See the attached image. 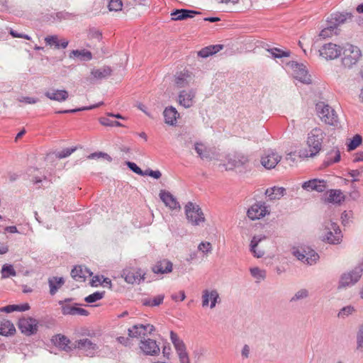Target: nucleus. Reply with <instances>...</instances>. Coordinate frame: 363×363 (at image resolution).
Wrapping results in <instances>:
<instances>
[{
  "mask_svg": "<svg viewBox=\"0 0 363 363\" xmlns=\"http://www.w3.org/2000/svg\"><path fill=\"white\" fill-rule=\"evenodd\" d=\"M75 150L74 148H66L65 150H62L61 152L58 153V157L60 158H65L68 156H69Z\"/></svg>",
  "mask_w": 363,
  "mask_h": 363,
  "instance_id": "680f3d73",
  "label": "nucleus"
},
{
  "mask_svg": "<svg viewBox=\"0 0 363 363\" xmlns=\"http://www.w3.org/2000/svg\"><path fill=\"white\" fill-rule=\"evenodd\" d=\"M102 104H103V102H100V103H99V104H97L96 105H93V106H89V107H82V108H80L59 111H57L56 113H75V112L79 111L93 109V108H97V107L100 106Z\"/></svg>",
  "mask_w": 363,
  "mask_h": 363,
  "instance_id": "de8ad7c7",
  "label": "nucleus"
},
{
  "mask_svg": "<svg viewBox=\"0 0 363 363\" xmlns=\"http://www.w3.org/2000/svg\"><path fill=\"white\" fill-rule=\"evenodd\" d=\"M357 350L363 352V323L359 326L357 333Z\"/></svg>",
  "mask_w": 363,
  "mask_h": 363,
  "instance_id": "79ce46f5",
  "label": "nucleus"
},
{
  "mask_svg": "<svg viewBox=\"0 0 363 363\" xmlns=\"http://www.w3.org/2000/svg\"><path fill=\"white\" fill-rule=\"evenodd\" d=\"M170 339L176 350L177 354L179 357V363H191L189 354L186 352V347L177 333L174 331L170 332Z\"/></svg>",
  "mask_w": 363,
  "mask_h": 363,
  "instance_id": "0eeeda50",
  "label": "nucleus"
},
{
  "mask_svg": "<svg viewBox=\"0 0 363 363\" xmlns=\"http://www.w3.org/2000/svg\"><path fill=\"white\" fill-rule=\"evenodd\" d=\"M333 19L335 21L334 26L336 27L339 24L343 23L346 20V17L343 14H335V16L333 18Z\"/></svg>",
  "mask_w": 363,
  "mask_h": 363,
  "instance_id": "e2e57ef3",
  "label": "nucleus"
},
{
  "mask_svg": "<svg viewBox=\"0 0 363 363\" xmlns=\"http://www.w3.org/2000/svg\"><path fill=\"white\" fill-rule=\"evenodd\" d=\"M294 77L304 84H311V76L303 64L292 63Z\"/></svg>",
  "mask_w": 363,
  "mask_h": 363,
  "instance_id": "4468645a",
  "label": "nucleus"
},
{
  "mask_svg": "<svg viewBox=\"0 0 363 363\" xmlns=\"http://www.w3.org/2000/svg\"><path fill=\"white\" fill-rule=\"evenodd\" d=\"M53 341L57 347L64 351L69 352L74 349V342H72L65 335L59 334L55 337Z\"/></svg>",
  "mask_w": 363,
  "mask_h": 363,
  "instance_id": "a878e982",
  "label": "nucleus"
},
{
  "mask_svg": "<svg viewBox=\"0 0 363 363\" xmlns=\"http://www.w3.org/2000/svg\"><path fill=\"white\" fill-rule=\"evenodd\" d=\"M249 163L248 156L242 153H235L228 158L227 166L229 169L245 167Z\"/></svg>",
  "mask_w": 363,
  "mask_h": 363,
  "instance_id": "a211bd4d",
  "label": "nucleus"
},
{
  "mask_svg": "<svg viewBox=\"0 0 363 363\" xmlns=\"http://www.w3.org/2000/svg\"><path fill=\"white\" fill-rule=\"evenodd\" d=\"M69 57H77L81 60H90L92 58V54L90 51L86 50H72L69 54Z\"/></svg>",
  "mask_w": 363,
  "mask_h": 363,
  "instance_id": "e433bc0d",
  "label": "nucleus"
},
{
  "mask_svg": "<svg viewBox=\"0 0 363 363\" xmlns=\"http://www.w3.org/2000/svg\"><path fill=\"white\" fill-rule=\"evenodd\" d=\"M199 250L204 253L210 252L212 250L211 244L208 242H201L199 245Z\"/></svg>",
  "mask_w": 363,
  "mask_h": 363,
  "instance_id": "bf43d9fd",
  "label": "nucleus"
},
{
  "mask_svg": "<svg viewBox=\"0 0 363 363\" xmlns=\"http://www.w3.org/2000/svg\"><path fill=\"white\" fill-rule=\"evenodd\" d=\"M65 280L62 277H53L48 279L50 286V294L55 295L57 290L64 284Z\"/></svg>",
  "mask_w": 363,
  "mask_h": 363,
  "instance_id": "72a5a7b5",
  "label": "nucleus"
},
{
  "mask_svg": "<svg viewBox=\"0 0 363 363\" xmlns=\"http://www.w3.org/2000/svg\"><path fill=\"white\" fill-rule=\"evenodd\" d=\"M172 263L167 259H162L157 261L152 267V270L155 274H167L172 271Z\"/></svg>",
  "mask_w": 363,
  "mask_h": 363,
  "instance_id": "393cba45",
  "label": "nucleus"
},
{
  "mask_svg": "<svg viewBox=\"0 0 363 363\" xmlns=\"http://www.w3.org/2000/svg\"><path fill=\"white\" fill-rule=\"evenodd\" d=\"M45 96L50 100L62 102L68 99L69 94L67 91L65 89H56L51 88L45 92Z\"/></svg>",
  "mask_w": 363,
  "mask_h": 363,
  "instance_id": "4be33fe9",
  "label": "nucleus"
},
{
  "mask_svg": "<svg viewBox=\"0 0 363 363\" xmlns=\"http://www.w3.org/2000/svg\"><path fill=\"white\" fill-rule=\"evenodd\" d=\"M286 189L283 187L274 186L266 190L265 194L270 200L280 199L285 194Z\"/></svg>",
  "mask_w": 363,
  "mask_h": 363,
  "instance_id": "473e14b6",
  "label": "nucleus"
},
{
  "mask_svg": "<svg viewBox=\"0 0 363 363\" xmlns=\"http://www.w3.org/2000/svg\"><path fill=\"white\" fill-rule=\"evenodd\" d=\"M196 95L195 89L182 90L179 93L177 102L186 108H191L195 103Z\"/></svg>",
  "mask_w": 363,
  "mask_h": 363,
  "instance_id": "9b49d317",
  "label": "nucleus"
},
{
  "mask_svg": "<svg viewBox=\"0 0 363 363\" xmlns=\"http://www.w3.org/2000/svg\"><path fill=\"white\" fill-rule=\"evenodd\" d=\"M91 274L92 272L82 266L75 267L71 272L72 277L77 281H85L86 277Z\"/></svg>",
  "mask_w": 363,
  "mask_h": 363,
  "instance_id": "c85d7f7f",
  "label": "nucleus"
},
{
  "mask_svg": "<svg viewBox=\"0 0 363 363\" xmlns=\"http://www.w3.org/2000/svg\"><path fill=\"white\" fill-rule=\"evenodd\" d=\"M293 255L297 259L308 265H313L319 259L318 254L309 247L294 248Z\"/></svg>",
  "mask_w": 363,
  "mask_h": 363,
  "instance_id": "20e7f679",
  "label": "nucleus"
},
{
  "mask_svg": "<svg viewBox=\"0 0 363 363\" xmlns=\"http://www.w3.org/2000/svg\"><path fill=\"white\" fill-rule=\"evenodd\" d=\"M250 348L249 345H245L241 351L242 358L247 359L250 357Z\"/></svg>",
  "mask_w": 363,
  "mask_h": 363,
  "instance_id": "774afa93",
  "label": "nucleus"
},
{
  "mask_svg": "<svg viewBox=\"0 0 363 363\" xmlns=\"http://www.w3.org/2000/svg\"><path fill=\"white\" fill-rule=\"evenodd\" d=\"M123 3L121 0H110L108 4V9L110 11H118L121 10Z\"/></svg>",
  "mask_w": 363,
  "mask_h": 363,
  "instance_id": "603ef678",
  "label": "nucleus"
},
{
  "mask_svg": "<svg viewBox=\"0 0 363 363\" xmlns=\"http://www.w3.org/2000/svg\"><path fill=\"white\" fill-rule=\"evenodd\" d=\"M186 298V295H185V293L184 291H180L179 293V295L178 294H172V298L175 301H184Z\"/></svg>",
  "mask_w": 363,
  "mask_h": 363,
  "instance_id": "338daca9",
  "label": "nucleus"
},
{
  "mask_svg": "<svg viewBox=\"0 0 363 363\" xmlns=\"http://www.w3.org/2000/svg\"><path fill=\"white\" fill-rule=\"evenodd\" d=\"M16 328L13 324L8 320H0V334L4 336L12 335L15 333Z\"/></svg>",
  "mask_w": 363,
  "mask_h": 363,
  "instance_id": "7c9ffc66",
  "label": "nucleus"
},
{
  "mask_svg": "<svg viewBox=\"0 0 363 363\" xmlns=\"http://www.w3.org/2000/svg\"><path fill=\"white\" fill-rule=\"evenodd\" d=\"M104 294L105 291H96L86 296L84 300L87 303H94L96 301L101 300L104 297Z\"/></svg>",
  "mask_w": 363,
  "mask_h": 363,
  "instance_id": "49530a36",
  "label": "nucleus"
},
{
  "mask_svg": "<svg viewBox=\"0 0 363 363\" xmlns=\"http://www.w3.org/2000/svg\"><path fill=\"white\" fill-rule=\"evenodd\" d=\"M77 306L69 304L62 306V313L63 315H76Z\"/></svg>",
  "mask_w": 363,
  "mask_h": 363,
  "instance_id": "3c124183",
  "label": "nucleus"
},
{
  "mask_svg": "<svg viewBox=\"0 0 363 363\" xmlns=\"http://www.w3.org/2000/svg\"><path fill=\"white\" fill-rule=\"evenodd\" d=\"M139 345L140 350L147 355H157L160 352L156 341L150 338L141 340Z\"/></svg>",
  "mask_w": 363,
  "mask_h": 363,
  "instance_id": "2eb2a0df",
  "label": "nucleus"
},
{
  "mask_svg": "<svg viewBox=\"0 0 363 363\" xmlns=\"http://www.w3.org/2000/svg\"><path fill=\"white\" fill-rule=\"evenodd\" d=\"M345 196L340 190L331 189L328 191L327 201L330 203H340L344 201Z\"/></svg>",
  "mask_w": 363,
  "mask_h": 363,
  "instance_id": "c9c22d12",
  "label": "nucleus"
},
{
  "mask_svg": "<svg viewBox=\"0 0 363 363\" xmlns=\"http://www.w3.org/2000/svg\"><path fill=\"white\" fill-rule=\"evenodd\" d=\"M112 73L110 67L104 66L99 69H94L91 72V74L95 79H103L109 77Z\"/></svg>",
  "mask_w": 363,
  "mask_h": 363,
  "instance_id": "2f4dec72",
  "label": "nucleus"
},
{
  "mask_svg": "<svg viewBox=\"0 0 363 363\" xmlns=\"http://www.w3.org/2000/svg\"><path fill=\"white\" fill-rule=\"evenodd\" d=\"M362 56L361 50L352 45H347L343 50L342 64L345 68H351L356 65Z\"/></svg>",
  "mask_w": 363,
  "mask_h": 363,
  "instance_id": "7ed1b4c3",
  "label": "nucleus"
},
{
  "mask_svg": "<svg viewBox=\"0 0 363 363\" xmlns=\"http://www.w3.org/2000/svg\"><path fill=\"white\" fill-rule=\"evenodd\" d=\"M200 13L199 12L188 10V9H177L171 13L172 21H182L187 18H194L196 14Z\"/></svg>",
  "mask_w": 363,
  "mask_h": 363,
  "instance_id": "bb28decb",
  "label": "nucleus"
},
{
  "mask_svg": "<svg viewBox=\"0 0 363 363\" xmlns=\"http://www.w3.org/2000/svg\"><path fill=\"white\" fill-rule=\"evenodd\" d=\"M260 240V238L258 239L256 236H255L252 238L250 243V251L254 255V256L257 258L262 257L264 254V251L262 250H259V252H257V247Z\"/></svg>",
  "mask_w": 363,
  "mask_h": 363,
  "instance_id": "ea45409f",
  "label": "nucleus"
},
{
  "mask_svg": "<svg viewBox=\"0 0 363 363\" xmlns=\"http://www.w3.org/2000/svg\"><path fill=\"white\" fill-rule=\"evenodd\" d=\"M20 102H24L28 104H33L38 101V99L29 97V96H23L18 99Z\"/></svg>",
  "mask_w": 363,
  "mask_h": 363,
  "instance_id": "0e129e2a",
  "label": "nucleus"
},
{
  "mask_svg": "<svg viewBox=\"0 0 363 363\" xmlns=\"http://www.w3.org/2000/svg\"><path fill=\"white\" fill-rule=\"evenodd\" d=\"M269 213L267 206L261 202L253 204L247 211V216L252 220L259 219Z\"/></svg>",
  "mask_w": 363,
  "mask_h": 363,
  "instance_id": "ddd939ff",
  "label": "nucleus"
},
{
  "mask_svg": "<svg viewBox=\"0 0 363 363\" xmlns=\"http://www.w3.org/2000/svg\"><path fill=\"white\" fill-rule=\"evenodd\" d=\"M164 298V296L162 294L157 295L152 298H146L143 300V303L147 306H157L163 302Z\"/></svg>",
  "mask_w": 363,
  "mask_h": 363,
  "instance_id": "4c0bfd02",
  "label": "nucleus"
},
{
  "mask_svg": "<svg viewBox=\"0 0 363 363\" xmlns=\"http://www.w3.org/2000/svg\"><path fill=\"white\" fill-rule=\"evenodd\" d=\"M362 139L361 135H355L347 143V149L348 150H353L356 149L361 143H362Z\"/></svg>",
  "mask_w": 363,
  "mask_h": 363,
  "instance_id": "37998d69",
  "label": "nucleus"
},
{
  "mask_svg": "<svg viewBox=\"0 0 363 363\" xmlns=\"http://www.w3.org/2000/svg\"><path fill=\"white\" fill-rule=\"evenodd\" d=\"M340 160V152L337 148H333L327 155L325 160L326 165L329 166Z\"/></svg>",
  "mask_w": 363,
  "mask_h": 363,
  "instance_id": "58836bf2",
  "label": "nucleus"
},
{
  "mask_svg": "<svg viewBox=\"0 0 363 363\" xmlns=\"http://www.w3.org/2000/svg\"><path fill=\"white\" fill-rule=\"evenodd\" d=\"M186 218L192 225H199L205 221L204 215L199 206L188 202L185 206Z\"/></svg>",
  "mask_w": 363,
  "mask_h": 363,
  "instance_id": "39448f33",
  "label": "nucleus"
},
{
  "mask_svg": "<svg viewBox=\"0 0 363 363\" xmlns=\"http://www.w3.org/2000/svg\"><path fill=\"white\" fill-rule=\"evenodd\" d=\"M202 306L207 307L210 304V308H213L216 307L218 300L220 299L219 294L216 289L208 290L205 289L202 292Z\"/></svg>",
  "mask_w": 363,
  "mask_h": 363,
  "instance_id": "f3484780",
  "label": "nucleus"
},
{
  "mask_svg": "<svg viewBox=\"0 0 363 363\" xmlns=\"http://www.w3.org/2000/svg\"><path fill=\"white\" fill-rule=\"evenodd\" d=\"M251 275L257 279V280H263L266 277V272L262 270L258 267H254L250 269Z\"/></svg>",
  "mask_w": 363,
  "mask_h": 363,
  "instance_id": "a18cd8bd",
  "label": "nucleus"
},
{
  "mask_svg": "<svg viewBox=\"0 0 363 363\" xmlns=\"http://www.w3.org/2000/svg\"><path fill=\"white\" fill-rule=\"evenodd\" d=\"M315 110L320 119L325 124L337 126L340 123L337 112L325 102L320 101L317 103Z\"/></svg>",
  "mask_w": 363,
  "mask_h": 363,
  "instance_id": "f03ea898",
  "label": "nucleus"
},
{
  "mask_svg": "<svg viewBox=\"0 0 363 363\" xmlns=\"http://www.w3.org/2000/svg\"><path fill=\"white\" fill-rule=\"evenodd\" d=\"M163 115L165 123L172 125L176 123L177 119L179 116V113L173 106L167 107L163 112Z\"/></svg>",
  "mask_w": 363,
  "mask_h": 363,
  "instance_id": "c756f323",
  "label": "nucleus"
},
{
  "mask_svg": "<svg viewBox=\"0 0 363 363\" xmlns=\"http://www.w3.org/2000/svg\"><path fill=\"white\" fill-rule=\"evenodd\" d=\"M337 28L333 26H328L323 29L320 33V36L323 38H327L337 34Z\"/></svg>",
  "mask_w": 363,
  "mask_h": 363,
  "instance_id": "c03bdc74",
  "label": "nucleus"
},
{
  "mask_svg": "<svg viewBox=\"0 0 363 363\" xmlns=\"http://www.w3.org/2000/svg\"><path fill=\"white\" fill-rule=\"evenodd\" d=\"M308 296V292L306 289H303L298 291L295 295L291 298V301H296L301 299H303Z\"/></svg>",
  "mask_w": 363,
  "mask_h": 363,
  "instance_id": "864d4df0",
  "label": "nucleus"
},
{
  "mask_svg": "<svg viewBox=\"0 0 363 363\" xmlns=\"http://www.w3.org/2000/svg\"><path fill=\"white\" fill-rule=\"evenodd\" d=\"M18 327L23 335L31 336L38 333L39 321L31 317H23L18 320Z\"/></svg>",
  "mask_w": 363,
  "mask_h": 363,
  "instance_id": "423d86ee",
  "label": "nucleus"
},
{
  "mask_svg": "<svg viewBox=\"0 0 363 363\" xmlns=\"http://www.w3.org/2000/svg\"><path fill=\"white\" fill-rule=\"evenodd\" d=\"M16 275V272L15 271L13 267L11 264H6L2 267L1 269V278L6 279L9 277H15Z\"/></svg>",
  "mask_w": 363,
  "mask_h": 363,
  "instance_id": "a19ab883",
  "label": "nucleus"
},
{
  "mask_svg": "<svg viewBox=\"0 0 363 363\" xmlns=\"http://www.w3.org/2000/svg\"><path fill=\"white\" fill-rule=\"evenodd\" d=\"M326 182L320 179H311L305 182L302 184V188L308 191H316L318 192H323L326 189Z\"/></svg>",
  "mask_w": 363,
  "mask_h": 363,
  "instance_id": "412c9836",
  "label": "nucleus"
},
{
  "mask_svg": "<svg viewBox=\"0 0 363 363\" xmlns=\"http://www.w3.org/2000/svg\"><path fill=\"white\" fill-rule=\"evenodd\" d=\"M340 46L330 43L325 44L320 50V54L326 60H334L338 57L342 52Z\"/></svg>",
  "mask_w": 363,
  "mask_h": 363,
  "instance_id": "f8f14e48",
  "label": "nucleus"
},
{
  "mask_svg": "<svg viewBox=\"0 0 363 363\" xmlns=\"http://www.w3.org/2000/svg\"><path fill=\"white\" fill-rule=\"evenodd\" d=\"M100 123L105 126H123L120 122L116 121H111L108 118H101L100 119Z\"/></svg>",
  "mask_w": 363,
  "mask_h": 363,
  "instance_id": "5fc2aeb1",
  "label": "nucleus"
},
{
  "mask_svg": "<svg viewBox=\"0 0 363 363\" xmlns=\"http://www.w3.org/2000/svg\"><path fill=\"white\" fill-rule=\"evenodd\" d=\"M144 175H148L155 179H160L162 176V174L159 170L154 171L152 169H147L145 172H144Z\"/></svg>",
  "mask_w": 363,
  "mask_h": 363,
  "instance_id": "052dcab7",
  "label": "nucleus"
},
{
  "mask_svg": "<svg viewBox=\"0 0 363 363\" xmlns=\"http://www.w3.org/2000/svg\"><path fill=\"white\" fill-rule=\"evenodd\" d=\"M74 348L79 350L87 357H94L99 350L97 344L88 338L75 341L74 342Z\"/></svg>",
  "mask_w": 363,
  "mask_h": 363,
  "instance_id": "6e6552de",
  "label": "nucleus"
},
{
  "mask_svg": "<svg viewBox=\"0 0 363 363\" xmlns=\"http://www.w3.org/2000/svg\"><path fill=\"white\" fill-rule=\"evenodd\" d=\"M160 197L165 206L169 207L170 209H180L181 207L179 202L170 192L165 190H161L160 192Z\"/></svg>",
  "mask_w": 363,
  "mask_h": 363,
  "instance_id": "b1692460",
  "label": "nucleus"
},
{
  "mask_svg": "<svg viewBox=\"0 0 363 363\" xmlns=\"http://www.w3.org/2000/svg\"><path fill=\"white\" fill-rule=\"evenodd\" d=\"M268 51L275 57V58H279V57H289V52H285V51H282L279 48H271V49H269Z\"/></svg>",
  "mask_w": 363,
  "mask_h": 363,
  "instance_id": "09e8293b",
  "label": "nucleus"
},
{
  "mask_svg": "<svg viewBox=\"0 0 363 363\" xmlns=\"http://www.w3.org/2000/svg\"><path fill=\"white\" fill-rule=\"evenodd\" d=\"M123 277L127 283L134 284L144 279V275H142L140 270L135 269H125L123 271Z\"/></svg>",
  "mask_w": 363,
  "mask_h": 363,
  "instance_id": "5701e85b",
  "label": "nucleus"
},
{
  "mask_svg": "<svg viewBox=\"0 0 363 363\" xmlns=\"http://www.w3.org/2000/svg\"><path fill=\"white\" fill-rule=\"evenodd\" d=\"M198 55L201 57H207L211 55L210 47L207 46L204 48H202L200 51H199Z\"/></svg>",
  "mask_w": 363,
  "mask_h": 363,
  "instance_id": "69168bd1",
  "label": "nucleus"
},
{
  "mask_svg": "<svg viewBox=\"0 0 363 363\" xmlns=\"http://www.w3.org/2000/svg\"><path fill=\"white\" fill-rule=\"evenodd\" d=\"M154 330V326L150 324L134 325L132 328L128 329V335L130 337L145 338L147 334H150Z\"/></svg>",
  "mask_w": 363,
  "mask_h": 363,
  "instance_id": "dca6fc26",
  "label": "nucleus"
},
{
  "mask_svg": "<svg viewBox=\"0 0 363 363\" xmlns=\"http://www.w3.org/2000/svg\"><path fill=\"white\" fill-rule=\"evenodd\" d=\"M45 41L47 43V45H54L55 46V48L59 49L60 47L62 48H66L68 45V40L63 39L60 41L58 40V38L57 35H50L47 36L45 38Z\"/></svg>",
  "mask_w": 363,
  "mask_h": 363,
  "instance_id": "f704fd0d",
  "label": "nucleus"
},
{
  "mask_svg": "<svg viewBox=\"0 0 363 363\" xmlns=\"http://www.w3.org/2000/svg\"><path fill=\"white\" fill-rule=\"evenodd\" d=\"M362 271L363 267L361 264L351 272L343 274L340 280L339 288L348 286L356 283L361 277Z\"/></svg>",
  "mask_w": 363,
  "mask_h": 363,
  "instance_id": "1a4fd4ad",
  "label": "nucleus"
},
{
  "mask_svg": "<svg viewBox=\"0 0 363 363\" xmlns=\"http://www.w3.org/2000/svg\"><path fill=\"white\" fill-rule=\"evenodd\" d=\"M99 158H104V159L108 160V162H111V160H112V158L110 155H108L107 153H104L102 152H94V153L90 154L88 156V159H99Z\"/></svg>",
  "mask_w": 363,
  "mask_h": 363,
  "instance_id": "8fccbe9b",
  "label": "nucleus"
},
{
  "mask_svg": "<svg viewBox=\"0 0 363 363\" xmlns=\"http://www.w3.org/2000/svg\"><path fill=\"white\" fill-rule=\"evenodd\" d=\"M128 167L135 173L144 176V172L134 162H128Z\"/></svg>",
  "mask_w": 363,
  "mask_h": 363,
  "instance_id": "4d7b16f0",
  "label": "nucleus"
},
{
  "mask_svg": "<svg viewBox=\"0 0 363 363\" xmlns=\"http://www.w3.org/2000/svg\"><path fill=\"white\" fill-rule=\"evenodd\" d=\"M174 82L178 88L189 86L194 82V77L189 71H183L175 75Z\"/></svg>",
  "mask_w": 363,
  "mask_h": 363,
  "instance_id": "6ab92c4d",
  "label": "nucleus"
},
{
  "mask_svg": "<svg viewBox=\"0 0 363 363\" xmlns=\"http://www.w3.org/2000/svg\"><path fill=\"white\" fill-rule=\"evenodd\" d=\"M89 38H96L100 40L101 38V33L96 28H92L89 30L88 33Z\"/></svg>",
  "mask_w": 363,
  "mask_h": 363,
  "instance_id": "13d9d810",
  "label": "nucleus"
},
{
  "mask_svg": "<svg viewBox=\"0 0 363 363\" xmlns=\"http://www.w3.org/2000/svg\"><path fill=\"white\" fill-rule=\"evenodd\" d=\"M354 308L352 306H345L340 310L338 313V317L345 318L350 314H352L354 311Z\"/></svg>",
  "mask_w": 363,
  "mask_h": 363,
  "instance_id": "6e6d98bb",
  "label": "nucleus"
},
{
  "mask_svg": "<svg viewBox=\"0 0 363 363\" xmlns=\"http://www.w3.org/2000/svg\"><path fill=\"white\" fill-rule=\"evenodd\" d=\"M324 132L319 128L312 129L308 135L307 145L308 150L300 151V156L303 157H313L321 150L324 138Z\"/></svg>",
  "mask_w": 363,
  "mask_h": 363,
  "instance_id": "f257e3e1",
  "label": "nucleus"
},
{
  "mask_svg": "<svg viewBox=\"0 0 363 363\" xmlns=\"http://www.w3.org/2000/svg\"><path fill=\"white\" fill-rule=\"evenodd\" d=\"M342 235L339 226L335 223H330V228L325 235V240L331 244H337L340 242Z\"/></svg>",
  "mask_w": 363,
  "mask_h": 363,
  "instance_id": "aec40b11",
  "label": "nucleus"
},
{
  "mask_svg": "<svg viewBox=\"0 0 363 363\" xmlns=\"http://www.w3.org/2000/svg\"><path fill=\"white\" fill-rule=\"evenodd\" d=\"M194 150L202 160H211L213 155L212 149L201 143H196Z\"/></svg>",
  "mask_w": 363,
  "mask_h": 363,
  "instance_id": "cd10ccee",
  "label": "nucleus"
},
{
  "mask_svg": "<svg viewBox=\"0 0 363 363\" xmlns=\"http://www.w3.org/2000/svg\"><path fill=\"white\" fill-rule=\"evenodd\" d=\"M281 156L272 150L264 152L261 157L262 165L267 169L274 168L280 162Z\"/></svg>",
  "mask_w": 363,
  "mask_h": 363,
  "instance_id": "9d476101",
  "label": "nucleus"
}]
</instances>
